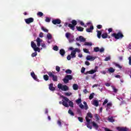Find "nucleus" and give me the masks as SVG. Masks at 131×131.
<instances>
[{"instance_id": "nucleus-25", "label": "nucleus", "mask_w": 131, "mask_h": 131, "mask_svg": "<svg viewBox=\"0 0 131 131\" xmlns=\"http://www.w3.org/2000/svg\"><path fill=\"white\" fill-rule=\"evenodd\" d=\"M66 78H67L69 80H71L73 79V77L71 75H67L66 76Z\"/></svg>"}, {"instance_id": "nucleus-12", "label": "nucleus", "mask_w": 131, "mask_h": 131, "mask_svg": "<svg viewBox=\"0 0 131 131\" xmlns=\"http://www.w3.org/2000/svg\"><path fill=\"white\" fill-rule=\"evenodd\" d=\"M93 127H94V128H95L96 130L98 129L99 128V125H98V124H97L96 123V122L95 121H92L91 122Z\"/></svg>"}, {"instance_id": "nucleus-59", "label": "nucleus", "mask_w": 131, "mask_h": 131, "mask_svg": "<svg viewBox=\"0 0 131 131\" xmlns=\"http://www.w3.org/2000/svg\"><path fill=\"white\" fill-rule=\"evenodd\" d=\"M71 55H68L67 57V60H68L69 61H70V60H71Z\"/></svg>"}, {"instance_id": "nucleus-1", "label": "nucleus", "mask_w": 131, "mask_h": 131, "mask_svg": "<svg viewBox=\"0 0 131 131\" xmlns=\"http://www.w3.org/2000/svg\"><path fill=\"white\" fill-rule=\"evenodd\" d=\"M111 36H112V37H114L115 39H119L120 38H122L124 36L122 34V32H119L117 34L116 33L112 34Z\"/></svg>"}, {"instance_id": "nucleus-55", "label": "nucleus", "mask_w": 131, "mask_h": 131, "mask_svg": "<svg viewBox=\"0 0 131 131\" xmlns=\"http://www.w3.org/2000/svg\"><path fill=\"white\" fill-rule=\"evenodd\" d=\"M115 65L116 67H118V68H119V69H121V68H122V67L120 66L119 64L115 63Z\"/></svg>"}, {"instance_id": "nucleus-38", "label": "nucleus", "mask_w": 131, "mask_h": 131, "mask_svg": "<svg viewBox=\"0 0 131 131\" xmlns=\"http://www.w3.org/2000/svg\"><path fill=\"white\" fill-rule=\"evenodd\" d=\"M66 73H67V74H71V73H72V71H71V70L68 69L66 71Z\"/></svg>"}, {"instance_id": "nucleus-9", "label": "nucleus", "mask_w": 131, "mask_h": 131, "mask_svg": "<svg viewBox=\"0 0 131 131\" xmlns=\"http://www.w3.org/2000/svg\"><path fill=\"white\" fill-rule=\"evenodd\" d=\"M61 20L59 19H56L52 20V23L54 25H57V24H61Z\"/></svg>"}, {"instance_id": "nucleus-32", "label": "nucleus", "mask_w": 131, "mask_h": 131, "mask_svg": "<svg viewBox=\"0 0 131 131\" xmlns=\"http://www.w3.org/2000/svg\"><path fill=\"white\" fill-rule=\"evenodd\" d=\"M76 29L78 31H80V32L83 31V29H84V28L81 27H77Z\"/></svg>"}, {"instance_id": "nucleus-2", "label": "nucleus", "mask_w": 131, "mask_h": 131, "mask_svg": "<svg viewBox=\"0 0 131 131\" xmlns=\"http://www.w3.org/2000/svg\"><path fill=\"white\" fill-rule=\"evenodd\" d=\"M58 89H59V90H61V91H63V92H67L69 90V88H68V86L67 85H62L61 83H59L57 85Z\"/></svg>"}, {"instance_id": "nucleus-23", "label": "nucleus", "mask_w": 131, "mask_h": 131, "mask_svg": "<svg viewBox=\"0 0 131 131\" xmlns=\"http://www.w3.org/2000/svg\"><path fill=\"white\" fill-rule=\"evenodd\" d=\"M101 37H102V38H104V39L108 38V34L107 33H104L102 34Z\"/></svg>"}, {"instance_id": "nucleus-43", "label": "nucleus", "mask_w": 131, "mask_h": 131, "mask_svg": "<svg viewBox=\"0 0 131 131\" xmlns=\"http://www.w3.org/2000/svg\"><path fill=\"white\" fill-rule=\"evenodd\" d=\"M92 45L93 44L92 43H90L89 42H84V46H90V47H92Z\"/></svg>"}, {"instance_id": "nucleus-49", "label": "nucleus", "mask_w": 131, "mask_h": 131, "mask_svg": "<svg viewBox=\"0 0 131 131\" xmlns=\"http://www.w3.org/2000/svg\"><path fill=\"white\" fill-rule=\"evenodd\" d=\"M84 53H86V54H90V51L88 49L84 48L83 49Z\"/></svg>"}, {"instance_id": "nucleus-50", "label": "nucleus", "mask_w": 131, "mask_h": 131, "mask_svg": "<svg viewBox=\"0 0 131 131\" xmlns=\"http://www.w3.org/2000/svg\"><path fill=\"white\" fill-rule=\"evenodd\" d=\"M87 117H90V118H93V115H92V113H87Z\"/></svg>"}, {"instance_id": "nucleus-16", "label": "nucleus", "mask_w": 131, "mask_h": 131, "mask_svg": "<svg viewBox=\"0 0 131 131\" xmlns=\"http://www.w3.org/2000/svg\"><path fill=\"white\" fill-rule=\"evenodd\" d=\"M76 40H80V41L84 42L85 41V38H84L82 36H80L78 38H76Z\"/></svg>"}, {"instance_id": "nucleus-56", "label": "nucleus", "mask_w": 131, "mask_h": 131, "mask_svg": "<svg viewBox=\"0 0 131 131\" xmlns=\"http://www.w3.org/2000/svg\"><path fill=\"white\" fill-rule=\"evenodd\" d=\"M53 50L54 51H58L59 50V48L58 47V46H55L53 47Z\"/></svg>"}, {"instance_id": "nucleus-29", "label": "nucleus", "mask_w": 131, "mask_h": 131, "mask_svg": "<svg viewBox=\"0 0 131 131\" xmlns=\"http://www.w3.org/2000/svg\"><path fill=\"white\" fill-rule=\"evenodd\" d=\"M108 71L110 72V73H113L115 72V69H113V68H110Z\"/></svg>"}, {"instance_id": "nucleus-7", "label": "nucleus", "mask_w": 131, "mask_h": 131, "mask_svg": "<svg viewBox=\"0 0 131 131\" xmlns=\"http://www.w3.org/2000/svg\"><path fill=\"white\" fill-rule=\"evenodd\" d=\"M25 21L27 24H30V23H32L34 21V19L32 17H30L25 19Z\"/></svg>"}, {"instance_id": "nucleus-44", "label": "nucleus", "mask_w": 131, "mask_h": 131, "mask_svg": "<svg viewBox=\"0 0 131 131\" xmlns=\"http://www.w3.org/2000/svg\"><path fill=\"white\" fill-rule=\"evenodd\" d=\"M94 52H96V53L99 52L100 48L99 47H95L94 48Z\"/></svg>"}, {"instance_id": "nucleus-36", "label": "nucleus", "mask_w": 131, "mask_h": 131, "mask_svg": "<svg viewBox=\"0 0 131 131\" xmlns=\"http://www.w3.org/2000/svg\"><path fill=\"white\" fill-rule=\"evenodd\" d=\"M68 113H69V114H70V115H71L72 116H74V113H73V112H72V110H71L70 109L69 110Z\"/></svg>"}, {"instance_id": "nucleus-46", "label": "nucleus", "mask_w": 131, "mask_h": 131, "mask_svg": "<svg viewBox=\"0 0 131 131\" xmlns=\"http://www.w3.org/2000/svg\"><path fill=\"white\" fill-rule=\"evenodd\" d=\"M73 51L75 52V53L76 54V53H79L80 52V49L76 48L74 50H73Z\"/></svg>"}, {"instance_id": "nucleus-40", "label": "nucleus", "mask_w": 131, "mask_h": 131, "mask_svg": "<svg viewBox=\"0 0 131 131\" xmlns=\"http://www.w3.org/2000/svg\"><path fill=\"white\" fill-rule=\"evenodd\" d=\"M43 79H45L46 81H47V80L49 79V76L48 75H44Z\"/></svg>"}, {"instance_id": "nucleus-61", "label": "nucleus", "mask_w": 131, "mask_h": 131, "mask_svg": "<svg viewBox=\"0 0 131 131\" xmlns=\"http://www.w3.org/2000/svg\"><path fill=\"white\" fill-rule=\"evenodd\" d=\"M56 70L57 71V72H60V67L59 66H56Z\"/></svg>"}, {"instance_id": "nucleus-4", "label": "nucleus", "mask_w": 131, "mask_h": 131, "mask_svg": "<svg viewBox=\"0 0 131 131\" xmlns=\"http://www.w3.org/2000/svg\"><path fill=\"white\" fill-rule=\"evenodd\" d=\"M48 74L49 77L52 78V80H53V81H58V77L57 75H54L52 72H49Z\"/></svg>"}, {"instance_id": "nucleus-28", "label": "nucleus", "mask_w": 131, "mask_h": 131, "mask_svg": "<svg viewBox=\"0 0 131 131\" xmlns=\"http://www.w3.org/2000/svg\"><path fill=\"white\" fill-rule=\"evenodd\" d=\"M93 105L96 107H98L99 106V101L98 100H94Z\"/></svg>"}, {"instance_id": "nucleus-26", "label": "nucleus", "mask_w": 131, "mask_h": 131, "mask_svg": "<svg viewBox=\"0 0 131 131\" xmlns=\"http://www.w3.org/2000/svg\"><path fill=\"white\" fill-rule=\"evenodd\" d=\"M73 89L74 91H77L78 90V85L77 84H74L73 85Z\"/></svg>"}, {"instance_id": "nucleus-5", "label": "nucleus", "mask_w": 131, "mask_h": 131, "mask_svg": "<svg viewBox=\"0 0 131 131\" xmlns=\"http://www.w3.org/2000/svg\"><path fill=\"white\" fill-rule=\"evenodd\" d=\"M83 104H84V105H83V104H80L79 105L80 108H81V109L84 108L85 110H88V109H89V106L88 105L86 102L83 101Z\"/></svg>"}, {"instance_id": "nucleus-39", "label": "nucleus", "mask_w": 131, "mask_h": 131, "mask_svg": "<svg viewBox=\"0 0 131 131\" xmlns=\"http://www.w3.org/2000/svg\"><path fill=\"white\" fill-rule=\"evenodd\" d=\"M64 95L67 97H70V96L72 95V93H71V92H65Z\"/></svg>"}, {"instance_id": "nucleus-33", "label": "nucleus", "mask_w": 131, "mask_h": 131, "mask_svg": "<svg viewBox=\"0 0 131 131\" xmlns=\"http://www.w3.org/2000/svg\"><path fill=\"white\" fill-rule=\"evenodd\" d=\"M61 98H62V99H63V100H64V101H66V102L69 101V99H68V98H67L63 95L61 96Z\"/></svg>"}, {"instance_id": "nucleus-17", "label": "nucleus", "mask_w": 131, "mask_h": 131, "mask_svg": "<svg viewBox=\"0 0 131 131\" xmlns=\"http://www.w3.org/2000/svg\"><path fill=\"white\" fill-rule=\"evenodd\" d=\"M93 30H94V26H91L90 28L86 29V32H93Z\"/></svg>"}, {"instance_id": "nucleus-35", "label": "nucleus", "mask_w": 131, "mask_h": 131, "mask_svg": "<svg viewBox=\"0 0 131 131\" xmlns=\"http://www.w3.org/2000/svg\"><path fill=\"white\" fill-rule=\"evenodd\" d=\"M63 81L64 83H68V82H69V80L65 77L63 79Z\"/></svg>"}, {"instance_id": "nucleus-10", "label": "nucleus", "mask_w": 131, "mask_h": 131, "mask_svg": "<svg viewBox=\"0 0 131 131\" xmlns=\"http://www.w3.org/2000/svg\"><path fill=\"white\" fill-rule=\"evenodd\" d=\"M49 89L50 91L54 92V91H56V88L54 87V84L50 83L49 85Z\"/></svg>"}, {"instance_id": "nucleus-20", "label": "nucleus", "mask_w": 131, "mask_h": 131, "mask_svg": "<svg viewBox=\"0 0 131 131\" xmlns=\"http://www.w3.org/2000/svg\"><path fill=\"white\" fill-rule=\"evenodd\" d=\"M108 121L109 122L113 123L115 121V120L113 118V117H109L107 119Z\"/></svg>"}, {"instance_id": "nucleus-42", "label": "nucleus", "mask_w": 131, "mask_h": 131, "mask_svg": "<svg viewBox=\"0 0 131 131\" xmlns=\"http://www.w3.org/2000/svg\"><path fill=\"white\" fill-rule=\"evenodd\" d=\"M36 56H37V52H35L31 54V57H32V58H34V57H36Z\"/></svg>"}, {"instance_id": "nucleus-52", "label": "nucleus", "mask_w": 131, "mask_h": 131, "mask_svg": "<svg viewBox=\"0 0 131 131\" xmlns=\"http://www.w3.org/2000/svg\"><path fill=\"white\" fill-rule=\"evenodd\" d=\"M53 37L52 36V35L50 33H49L48 34H47V38L48 39H52V38Z\"/></svg>"}, {"instance_id": "nucleus-62", "label": "nucleus", "mask_w": 131, "mask_h": 131, "mask_svg": "<svg viewBox=\"0 0 131 131\" xmlns=\"http://www.w3.org/2000/svg\"><path fill=\"white\" fill-rule=\"evenodd\" d=\"M107 103H108V100L105 99L104 101V102H103V106H104V105H106V104H107Z\"/></svg>"}, {"instance_id": "nucleus-21", "label": "nucleus", "mask_w": 131, "mask_h": 131, "mask_svg": "<svg viewBox=\"0 0 131 131\" xmlns=\"http://www.w3.org/2000/svg\"><path fill=\"white\" fill-rule=\"evenodd\" d=\"M107 108H106V111H108V109H110V107H112V103L109 102L106 104Z\"/></svg>"}, {"instance_id": "nucleus-19", "label": "nucleus", "mask_w": 131, "mask_h": 131, "mask_svg": "<svg viewBox=\"0 0 131 131\" xmlns=\"http://www.w3.org/2000/svg\"><path fill=\"white\" fill-rule=\"evenodd\" d=\"M67 103H69V107H72V108H73L74 107V104L73 102L70 101V100L69 99V101H66Z\"/></svg>"}, {"instance_id": "nucleus-34", "label": "nucleus", "mask_w": 131, "mask_h": 131, "mask_svg": "<svg viewBox=\"0 0 131 131\" xmlns=\"http://www.w3.org/2000/svg\"><path fill=\"white\" fill-rule=\"evenodd\" d=\"M95 96V93H92L89 96V100H92V99H94V96Z\"/></svg>"}, {"instance_id": "nucleus-14", "label": "nucleus", "mask_w": 131, "mask_h": 131, "mask_svg": "<svg viewBox=\"0 0 131 131\" xmlns=\"http://www.w3.org/2000/svg\"><path fill=\"white\" fill-rule=\"evenodd\" d=\"M36 41H37V47H40V43L42 42V39H41L39 38H37L36 39Z\"/></svg>"}, {"instance_id": "nucleus-53", "label": "nucleus", "mask_w": 131, "mask_h": 131, "mask_svg": "<svg viewBox=\"0 0 131 131\" xmlns=\"http://www.w3.org/2000/svg\"><path fill=\"white\" fill-rule=\"evenodd\" d=\"M111 60V56H108L104 59V61H109Z\"/></svg>"}, {"instance_id": "nucleus-11", "label": "nucleus", "mask_w": 131, "mask_h": 131, "mask_svg": "<svg viewBox=\"0 0 131 131\" xmlns=\"http://www.w3.org/2000/svg\"><path fill=\"white\" fill-rule=\"evenodd\" d=\"M31 76L33 78L34 80H38L37 79V76H36V75H35V73H34V72H32L31 73Z\"/></svg>"}, {"instance_id": "nucleus-3", "label": "nucleus", "mask_w": 131, "mask_h": 131, "mask_svg": "<svg viewBox=\"0 0 131 131\" xmlns=\"http://www.w3.org/2000/svg\"><path fill=\"white\" fill-rule=\"evenodd\" d=\"M71 24H69V27L72 29V30L74 31L75 30V26L77 25V21L76 20H72Z\"/></svg>"}, {"instance_id": "nucleus-27", "label": "nucleus", "mask_w": 131, "mask_h": 131, "mask_svg": "<svg viewBox=\"0 0 131 131\" xmlns=\"http://www.w3.org/2000/svg\"><path fill=\"white\" fill-rule=\"evenodd\" d=\"M31 46L32 49H33V50H34L36 47V44H35V43H34L33 41H31Z\"/></svg>"}, {"instance_id": "nucleus-15", "label": "nucleus", "mask_w": 131, "mask_h": 131, "mask_svg": "<svg viewBox=\"0 0 131 131\" xmlns=\"http://www.w3.org/2000/svg\"><path fill=\"white\" fill-rule=\"evenodd\" d=\"M86 59L88 61H94V60H95V59H96V58H95V57H94L93 56H91V55H88L86 57Z\"/></svg>"}, {"instance_id": "nucleus-54", "label": "nucleus", "mask_w": 131, "mask_h": 131, "mask_svg": "<svg viewBox=\"0 0 131 131\" xmlns=\"http://www.w3.org/2000/svg\"><path fill=\"white\" fill-rule=\"evenodd\" d=\"M78 120H79V121H80V122H83V118H82V117H78Z\"/></svg>"}, {"instance_id": "nucleus-31", "label": "nucleus", "mask_w": 131, "mask_h": 131, "mask_svg": "<svg viewBox=\"0 0 131 131\" xmlns=\"http://www.w3.org/2000/svg\"><path fill=\"white\" fill-rule=\"evenodd\" d=\"M94 117L96 119V121H99V120H100V116H99V115L95 114Z\"/></svg>"}, {"instance_id": "nucleus-13", "label": "nucleus", "mask_w": 131, "mask_h": 131, "mask_svg": "<svg viewBox=\"0 0 131 131\" xmlns=\"http://www.w3.org/2000/svg\"><path fill=\"white\" fill-rule=\"evenodd\" d=\"M96 72H97L96 70H91L89 71L86 72L85 74H94V73H96Z\"/></svg>"}, {"instance_id": "nucleus-51", "label": "nucleus", "mask_w": 131, "mask_h": 131, "mask_svg": "<svg viewBox=\"0 0 131 131\" xmlns=\"http://www.w3.org/2000/svg\"><path fill=\"white\" fill-rule=\"evenodd\" d=\"M76 103H77V104H80V103H81V99L79 98L77 99L76 100Z\"/></svg>"}, {"instance_id": "nucleus-22", "label": "nucleus", "mask_w": 131, "mask_h": 131, "mask_svg": "<svg viewBox=\"0 0 131 131\" xmlns=\"http://www.w3.org/2000/svg\"><path fill=\"white\" fill-rule=\"evenodd\" d=\"M65 50L64 49H61L59 51V54L62 56V57H64V55H65Z\"/></svg>"}, {"instance_id": "nucleus-45", "label": "nucleus", "mask_w": 131, "mask_h": 131, "mask_svg": "<svg viewBox=\"0 0 131 131\" xmlns=\"http://www.w3.org/2000/svg\"><path fill=\"white\" fill-rule=\"evenodd\" d=\"M41 30L44 31V32H49V30L47 29L44 27H41Z\"/></svg>"}, {"instance_id": "nucleus-6", "label": "nucleus", "mask_w": 131, "mask_h": 131, "mask_svg": "<svg viewBox=\"0 0 131 131\" xmlns=\"http://www.w3.org/2000/svg\"><path fill=\"white\" fill-rule=\"evenodd\" d=\"M116 129L118 131H128V128L126 127L118 126L116 127Z\"/></svg>"}, {"instance_id": "nucleus-24", "label": "nucleus", "mask_w": 131, "mask_h": 131, "mask_svg": "<svg viewBox=\"0 0 131 131\" xmlns=\"http://www.w3.org/2000/svg\"><path fill=\"white\" fill-rule=\"evenodd\" d=\"M96 75H94L93 76H90V75H88L86 76L85 79L86 80H88V79H90V78L91 77V78H92V79H94V78H95L96 77Z\"/></svg>"}, {"instance_id": "nucleus-30", "label": "nucleus", "mask_w": 131, "mask_h": 131, "mask_svg": "<svg viewBox=\"0 0 131 131\" xmlns=\"http://www.w3.org/2000/svg\"><path fill=\"white\" fill-rule=\"evenodd\" d=\"M101 35H102V32L101 31H97V37L101 38Z\"/></svg>"}, {"instance_id": "nucleus-37", "label": "nucleus", "mask_w": 131, "mask_h": 131, "mask_svg": "<svg viewBox=\"0 0 131 131\" xmlns=\"http://www.w3.org/2000/svg\"><path fill=\"white\" fill-rule=\"evenodd\" d=\"M34 51H35V52H38V53L40 52V48H38V47H36L34 49Z\"/></svg>"}, {"instance_id": "nucleus-60", "label": "nucleus", "mask_w": 131, "mask_h": 131, "mask_svg": "<svg viewBox=\"0 0 131 131\" xmlns=\"http://www.w3.org/2000/svg\"><path fill=\"white\" fill-rule=\"evenodd\" d=\"M90 124H86V126L88 128H90V129H92L93 128V127L90 125Z\"/></svg>"}, {"instance_id": "nucleus-64", "label": "nucleus", "mask_w": 131, "mask_h": 131, "mask_svg": "<svg viewBox=\"0 0 131 131\" xmlns=\"http://www.w3.org/2000/svg\"><path fill=\"white\" fill-rule=\"evenodd\" d=\"M129 60V65H131V56L128 57Z\"/></svg>"}, {"instance_id": "nucleus-63", "label": "nucleus", "mask_w": 131, "mask_h": 131, "mask_svg": "<svg viewBox=\"0 0 131 131\" xmlns=\"http://www.w3.org/2000/svg\"><path fill=\"white\" fill-rule=\"evenodd\" d=\"M69 36H70V33H67L66 34V37H67V38H69Z\"/></svg>"}, {"instance_id": "nucleus-48", "label": "nucleus", "mask_w": 131, "mask_h": 131, "mask_svg": "<svg viewBox=\"0 0 131 131\" xmlns=\"http://www.w3.org/2000/svg\"><path fill=\"white\" fill-rule=\"evenodd\" d=\"M37 15L38 16H39V17H42V16H43V13L41 12H38L37 13Z\"/></svg>"}, {"instance_id": "nucleus-47", "label": "nucleus", "mask_w": 131, "mask_h": 131, "mask_svg": "<svg viewBox=\"0 0 131 131\" xmlns=\"http://www.w3.org/2000/svg\"><path fill=\"white\" fill-rule=\"evenodd\" d=\"M86 121L87 122V124H90L91 123V120L89 119L88 117H85Z\"/></svg>"}, {"instance_id": "nucleus-18", "label": "nucleus", "mask_w": 131, "mask_h": 131, "mask_svg": "<svg viewBox=\"0 0 131 131\" xmlns=\"http://www.w3.org/2000/svg\"><path fill=\"white\" fill-rule=\"evenodd\" d=\"M71 57L73 59V58H76V53L75 51H73V50L71 53Z\"/></svg>"}, {"instance_id": "nucleus-57", "label": "nucleus", "mask_w": 131, "mask_h": 131, "mask_svg": "<svg viewBox=\"0 0 131 131\" xmlns=\"http://www.w3.org/2000/svg\"><path fill=\"white\" fill-rule=\"evenodd\" d=\"M104 51H105V49H104V48H101L99 49L100 53H104Z\"/></svg>"}, {"instance_id": "nucleus-41", "label": "nucleus", "mask_w": 131, "mask_h": 131, "mask_svg": "<svg viewBox=\"0 0 131 131\" xmlns=\"http://www.w3.org/2000/svg\"><path fill=\"white\" fill-rule=\"evenodd\" d=\"M112 88L114 91V93H117L118 92V90H117L114 86H112Z\"/></svg>"}, {"instance_id": "nucleus-58", "label": "nucleus", "mask_w": 131, "mask_h": 131, "mask_svg": "<svg viewBox=\"0 0 131 131\" xmlns=\"http://www.w3.org/2000/svg\"><path fill=\"white\" fill-rule=\"evenodd\" d=\"M45 21H46V22L50 23V22H51V18H50L49 17H46Z\"/></svg>"}, {"instance_id": "nucleus-8", "label": "nucleus", "mask_w": 131, "mask_h": 131, "mask_svg": "<svg viewBox=\"0 0 131 131\" xmlns=\"http://www.w3.org/2000/svg\"><path fill=\"white\" fill-rule=\"evenodd\" d=\"M62 101V102L59 101V104H60V105H63V106H64V107L68 108L69 107V104H68V103H67L66 101H65L63 100Z\"/></svg>"}]
</instances>
